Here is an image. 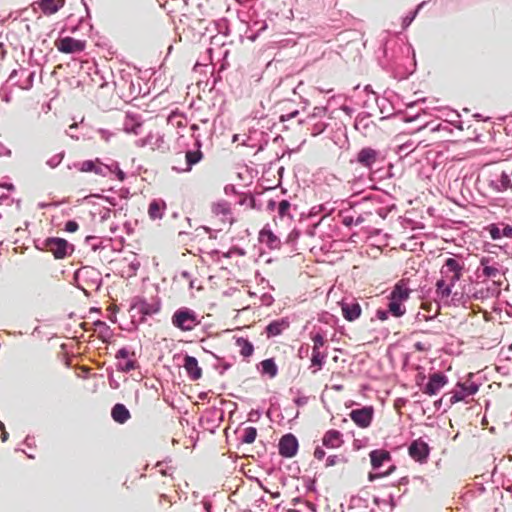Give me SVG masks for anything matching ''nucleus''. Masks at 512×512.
Here are the masks:
<instances>
[{
    "label": "nucleus",
    "mask_w": 512,
    "mask_h": 512,
    "mask_svg": "<svg viewBox=\"0 0 512 512\" xmlns=\"http://www.w3.org/2000/svg\"><path fill=\"white\" fill-rule=\"evenodd\" d=\"M451 282L446 283V281L442 278L436 282V293L441 298H448L451 295L452 287Z\"/></svg>",
    "instance_id": "obj_24"
},
{
    "label": "nucleus",
    "mask_w": 512,
    "mask_h": 512,
    "mask_svg": "<svg viewBox=\"0 0 512 512\" xmlns=\"http://www.w3.org/2000/svg\"><path fill=\"white\" fill-rule=\"evenodd\" d=\"M377 477V475H374V474H369V480L370 481H373L375 478Z\"/></svg>",
    "instance_id": "obj_47"
},
{
    "label": "nucleus",
    "mask_w": 512,
    "mask_h": 512,
    "mask_svg": "<svg viewBox=\"0 0 512 512\" xmlns=\"http://www.w3.org/2000/svg\"><path fill=\"white\" fill-rule=\"evenodd\" d=\"M55 47L59 52L73 54L82 52L86 48V41L74 39L72 37H63L55 41Z\"/></svg>",
    "instance_id": "obj_6"
},
{
    "label": "nucleus",
    "mask_w": 512,
    "mask_h": 512,
    "mask_svg": "<svg viewBox=\"0 0 512 512\" xmlns=\"http://www.w3.org/2000/svg\"><path fill=\"white\" fill-rule=\"evenodd\" d=\"M113 420L119 424H124L131 418L129 410L124 404L117 403L114 405L111 411Z\"/></svg>",
    "instance_id": "obj_20"
},
{
    "label": "nucleus",
    "mask_w": 512,
    "mask_h": 512,
    "mask_svg": "<svg viewBox=\"0 0 512 512\" xmlns=\"http://www.w3.org/2000/svg\"><path fill=\"white\" fill-rule=\"evenodd\" d=\"M322 444L329 449L340 448L344 444L343 434L336 429H330L323 435Z\"/></svg>",
    "instance_id": "obj_13"
},
{
    "label": "nucleus",
    "mask_w": 512,
    "mask_h": 512,
    "mask_svg": "<svg viewBox=\"0 0 512 512\" xmlns=\"http://www.w3.org/2000/svg\"><path fill=\"white\" fill-rule=\"evenodd\" d=\"M236 345L240 348V354L243 357H250L254 352V346L248 339L238 338Z\"/></svg>",
    "instance_id": "obj_25"
},
{
    "label": "nucleus",
    "mask_w": 512,
    "mask_h": 512,
    "mask_svg": "<svg viewBox=\"0 0 512 512\" xmlns=\"http://www.w3.org/2000/svg\"><path fill=\"white\" fill-rule=\"evenodd\" d=\"M63 158L64 151L58 152L47 160V165H49L51 168H55L62 162Z\"/></svg>",
    "instance_id": "obj_35"
},
{
    "label": "nucleus",
    "mask_w": 512,
    "mask_h": 512,
    "mask_svg": "<svg viewBox=\"0 0 512 512\" xmlns=\"http://www.w3.org/2000/svg\"><path fill=\"white\" fill-rule=\"evenodd\" d=\"M371 465L374 469L380 468L385 461L391 459V455L388 451L378 449L370 452Z\"/></svg>",
    "instance_id": "obj_22"
},
{
    "label": "nucleus",
    "mask_w": 512,
    "mask_h": 512,
    "mask_svg": "<svg viewBox=\"0 0 512 512\" xmlns=\"http://www.w3.org/2000/svg\"><path fill=\"white\" fill-rule=\"evenodd\" d=\"M464 263L455 258H447L441 267L440 273L451 285H455L463 275Z\"/></svg>",
    "instance_id": "obj_5"
},
{
    "label": "nucleus",
    "mask_w": 512,
    "mask_h": 512,
    "mask_svg": "<svg viewBox=\"0 0 512 512\" xmlns=\"http://www.w3.org/2000/svg\"><path fill=\"white\" fill-rule=\"evenodd\" d=\"M298 447L297 438L291 433L285 434L279 441V454L285 458H292L297 454Z\"/></svg>",
    "instance_id": "obj_8"
},
{
    "label": "nucleus",
    "mask_w": 512,
    "mask_h": 512,
    "mask_svg": "<svg viewBox=\"0 0 512 512\" xmlns=\"http://www.w3.org/2000/svg\"><path fill=\"white\" fill-rule=\"evenodd\" d=\"M291 204L288 200H282L277 205L278 217L283 220L284 218L292 219L290 213Z\"/></svg>",
    "instance_id": "obj_29"
},
{
    "label": "nucleus",
    "mask_w": 512,
    "mask_h": 512,
    "mask_svg": "<svg viewBox=\"0 0 512 512\" xmlns=\"http://www.w3.org/2000/svg\"><path fill=\"white\" fill-rule=\"evenodd\" d=\"M65 4V0H40L39 7L45 15L55 14Z\"/></svg>",
    "instance_id": "obj_21"
},
{
    "label": "nucleus",
    "mask_w": 512,
    "mask_h": 512,
    "mask_svg": "<svg viewBox=\"0 0 512 512\" xmlns=\"http://www.w3.org/2000/svg\"><path fill=\"white\" fill-rule=\"evenodd\" d=\"M171 322L174 327L184 332L192 331L200 323L195 311L187 307L177 309L172 315Z\"/></svg>",
    "instance_id": "obj_3"
},
{
    "label": "nucleus",
    "mask_w": 512,
    "mask_h": 512,
    "mask_svg": "<svg viewBox=\"0 0 512 512\" xmlns=\"http://www.w3.org/2000/svg\"><path fill=\"white\" fill-rule=\"evenodd\" d=\"M261 372L262 374L268 375L270 378H274L278 374V368L275 361L272 358L261 361Z\"/></svg>",
    "instance_id": "obj_23"
},
{
    "label": "nucleus",
    "mask_w": 512,
    "mask_h": 512,
    "mask_svg": "<svg viewBox=\"0 0 512 512\" xmlns=\"http://www.w3.org/2000/svg\"><path fill=\"white\" fill-rule=\"evenodd\" d=\"M490 235H491L492 239H494V240L500 239L503 236L512 237V227L509 225H506L504 228L500 229L499 227L493 225L490 228Z\"/></svg>",
    "instance_id": "obj_27"
},
{
    "label": "nucleus",
    "mask_w": 512,
    "mask_h": 512,
    "mask_svg": "<svg viewBox=\"0 0 512 512\" xmlns=\"http://www.w3.org/2000/svg\"><path fill=\"white\" fill-rule=\"evenodd\" d=\"M7 437H8V433L6 431H3L1 433V439L2 441H6L7 440Z\"/></svg>",
    "instance_id": "obj_45"
},
{
    "label": "nucleus",
    "mask_w": 512,
    "mask_h": 512,
    "mask_svg": "<svg viewBox=\"0 0 512 512\" xmlns=\"http://www.w3.org/2000/svg\"><path fill=\"white\" fill-rule=\"evenodd\" d=\"M117 359H128L129 358V351L125 348L120 349L116 354Z\"/></svg>",
    "instance_id": "obj_39"
},
{
    "label": "nucleus",
    "mask_w": 512,
    "mask_h": 512,
    "mask_svg": "<svg viewBox=\"0 0 512 512\" xmlns=\"http://www.w3.org/2000/svg\"><path fill=\"white\" fill-rule=\"evenodd\" d=\"M373 416L374 409L372 406L354 409L349 413L351 420L360 428H368L371 425Z\"/></svg>",
    "instance_id": "obj_7"
},
{
    "label": "nucleus",
    "mask_w": 512,
    "mask_h": 512,
    "mask_svg": "<svg viewBox=\"0 0 512 512\" xmlns=\"http://www.w3.org/2000/svg\"><path fill=\"white\" fill-rule=\"evenodd\" d=\"M247 205H248V206H249V208H251V209H254V208H255V199H254L252 196L248 197V203H247Z\"/></svg>",
    "instance_id": "obj_43"
},
{
    "label": "nucleus",
    "mask_w": 512,
    "mask_h": 512,
    "mask_svg": "<svg viewBox=\"0 0 512 512\" xmlns=\"http://www.w3.org/2000/svg\"><path fill=\"white\" fill-rule=\"evenodd\" d=\"M340 462V458L337 455H331L326 459V467L337 465Z\"/></svg>",
    "instance_id": "obj_38"
},
{
    "label": "nucleus",
    "mask_w": 512,
    "mask_h": 512,
    "mask_svg": "<svg viewBox=\"0 0 512 512\" xmlns=\"http://www.w3.org/2000/svg\"><path fill=\"white\" fill-rule=\"evenodd\" d=\"M280 119H281V121H285L286 120L285 116H283V115L281 116Z\"/></svg>",
    "instance_id": "obj_51"
},
{
    "label": "nucleus",
    "mask_w": 512,
    "mask_h": 512,
    "mask_svg": "<svg viewBox=\"0 0 512 512\" xmlns=\"http://www.w3.org/2000/svg\"><path fill=\"white\" fill-rule=\"evenodd\" d=\"M166 202L162 199H154L149 204L148 215L151 220L162 219L166 210Z\"/></svg>",
    "instance_id": "obj_18"
},
{
    "label": "nucleus",
    "mask_w": 512,
    "mask_h": 512,
    "mask_svg": "<svg viewBox=\"0 0 512 512\" xmlns=\"http://www.w3.org/2000/svg\"><path fill=\"white\" fill-rule=\"evenodd\" d=\"M430 448L428 444L421 438L414 440L409 448V456L417 462L424 463L429 456Z\"/></svg>",
    "instance_id": "obj_9"
},
{
    "label": "nucleus",
    "mask_w": 512,
    "mask_h": 512,
    "mask_svg": "<svg viewBox=\"0 0 512 512\" xmlns=\"http://www.w3.org/2000/svg\"><path fill=\"white\" fill-rule=\"evenodd\" d=\"M259 241L267 245L270 249L280 246L279 238L268 228L264 227L259 233Z\"/></svg>",
    "instance_id": "obj_19"
},
{
    "label": "nucleus",
    "mask_w": 512,
    "mask_h": 512,
    "mask_svg": "<svg viewBox=\"0 0 512 512\" xmlns=\"http://www.w3.org/2000/svg\"><path fill=\"white\" fill-rule=\"evenodd\" d=\"M378 152L372 148H363L359 151L357 155V161L362 166L369 168L371 167L377 160Z\"/></svg>",
    "instance_id": "obj_17"
},
{
    "label": "nucleus",
    "mask_w": 512,
    "mask_h": 512,
    "mask_svg": "<svg viewBox=\"0 0 512 512\" xmlns=\"http://www.w3.org/2000/svg\"><path fill=\"white\" fill-rule=\"evenodd\" d=\"M276 208V202L274 200H270L268 203H267V209L268 210H274Z\"/></svg>",
    "instance_id": "obj_44"
},
{
    "label": "nucleus",
    "mask_w": 512,
    "mask_h": 512,
    "mask_svg": "<svg viewBox=\"0 0 512 512\" xmlns=\"http://www.w3.org/2000/svg\"><path fill=\"white\" fill-rule=\"evenodd\" d=\"M42 250L52 253L55 259H64L74 251V246L63 238L51 237L42 243Z\"/></svg>",
    "instance_id": "obj_2"
},
{
    "label": "nucleus",
    "mask_w": 512,
    "mask_h": 512,
    "mask_svg": "<svg viewBox=\"0 0 512 512\" xmlns=\"http://www.w3.org/2000/svg\"><path fill=\"white\" fill-rule=\"evenodd\" d=\"M311 339L313 341V349L321 351V348L324 347L326 343L324 336L320 333H316Z\"/></svg>",
    "instance_id": "obj_34"
},
{
    "label": "nucleus",
    "mask_w": 512,
    "mask_h": 512,
    "mask_svg": "<svg viewBox=\"0 0 512 512\" xmlns=\"http://www.w3.org/2000/svg\"><path fill=\"white\" fill-rule=\"evenodd\" d=\"M116 176H117L118 180L121 182L124 181L126 178L125 173L121 169H117Z\"/></svg>",
    "instance_id": "obj_42"
},
{
    "label": "nucleus",
    "mask_w": 512,
    "mask_h": 512,
    "mask_svg": "<svg viewBox=\"0 0 512 512\" xmlns=\"http://www.w3.org/2000/svg\"><path fill=\"white\" fill-rule=\"evenodd\" d=\"M489 259L482 258L480 261L481 266L483 267V274L488 278H496L500 275L499 269L494 266L488 265Z\"/></svg>",
    "instance_id": "obj_28"
},
{
    "label": "nucleus",
    "mask_w": 512,
    "mask_h": 512,
    "mask_svg": "<svg viewBox=\"0 0 512 512\" xmlns=\"http://www.w3.org/2000/svg\"><path fill=\"white\" fill-rule=\"evenodd\" d=\"M190 128H191V130H197L198 129V125L197 124H193Z\"/></svg>",
    "instance_id": "obj_49"
},
{
    "label": "nucleus",
    "mask_w": 512,
    "mask_h": 512,
    "mask_svg": "<svg viewBox=\"0 0 512 512\" xmlns=\"http://www.w3.org/2000/svg\"><path fill=\"white\" fill-rule=\"evenodd\" d=\"M326 357H327L326 352L312 349L311 363L313 366H316L319 370L323 366Z\"/></svg>",
    "instance_id": "obj_31"
},
{
    "label": "nucleus",
    "mask_w": 512,
    "mask_h": 512,
    "mask_svg": "<svg viewBox=\"0 0 512 512\" xmlns=\"http://www.w3.org/2000/svg\"><path fill=\"white\" fill-rule=\"evenodd\" d=\"M137 365H136V361L135 360H132V359H125L124 362H119V368L123 371V372H130L134 369H136Z\"/></svg>",
    "instance_id": "obj_36"
},
{
    "label": "nucleus",
    "mask_w": 512,
    "mask_h": 512,
    "mask_svg": "<svg viewBox=\"0 0 512 512\" xmlns=\"http://www.w3.org/2000/svg\"><path fill=\"white\" fill-rule=\"evenodd\" d=\"M341 310H342L343 317L349 322H352V321H355L356 319H358L362 312L361 306L357 302H352V303L343 302L341 304Z\"/></svg>",
    "instance_id": "obj_16"
},
{
    "label": "nucleus",
    "mask_w": 512,
    "mask_h": 512,
    "mask_svg": "<svg viewBox=\"0 0 512 512\" xmlns=\"http://www.w3.org/2000/svg\"><path fill=\"white\" fill-rule=\"evenodd\" d=\"M183 367L192 381H197L202 377V368L199 366L198 360L195 357L186 355Z\"/></svg>",
    "instance_id": "obj_14"
},
{
    "label": "nucleus",
    "mask_w": 512,
    "mask_h": 512,
    "mask_svg": "<svg viewBox=\"0 0 512 512\" xmlns=\"http://www.w3.org/2000/svg\"><path fill=\"white\" fill-rule=\"evenodd\" d=\"M458 386L461 388L460 391H456L450 401L452 404L464 401V399L469 395H474L478 392L479 386L473 382L470 383H463L458 384Z\"/></svg>",
    "instance_id": "obj_15"
},
{
    "label": "nucleus",
    "mask_w": 512,
    "mask_h": 512,
    "mask_svg": "<svg viewBox=\"0 0 512 512\" xmlns=\"http://www.w3.org/2000/svg\"><path fill=\"white\" fill-rule=\"evenodd\" d=\"M447 383L448 378L446 375L441 372L433 373L430 375L429 381L423 389V393L433 396L437 394Z\"/></svg>",
    "instance_id": "obj_10"
},
{
    "label": "nucleus",
    "mask_w": 512,
    "mask_h": 512,
    "mask_svg": "<svg viewBox=\"0 0 512 512\" xmlns=\"http://www.w3.org/2000/svg\"><path fill=\"white\" fill-rule=\"evenodd\" d=\"M496 189L498 191H506L508 189L512 190V183L507 173H501L499 179L497 180Z\"/></svg>",
    "instance_id": "obj_33"
},
{
    "label": "nucleus",
    "mask_w": 512,
    "mask_h": 512,
    "mask_svg": "<svg viewBox=\"0 0 512 512\" xmlns=\"http://www.w3.org/2000/svg\"><path fill=\"white\" fill-rule=\"evenodd\" d=\"M297 114H298V111H295V112L291 113V114L288 116V118L295 117Z\"/></svg>",
    "instance_id": "obj_48"
},
{
    "label": "nucleus",
    "mask_w": 512,
    "mask_h": 512,
    "mask_svg": "<svg viewBox=\"0 0 512 512\" xmlns=\"http://www.w3.org/2000/svg\"><path fill=\"white\" fill-rule=\"evenodd\" d=\"M79 229V225L76 221L74 220H69L66 222L65 224V231L69 232V233H74L76 232L77 230Z\"/></svg>",
    "instance_id": "obj_37"
},
{
    "label": "nucleus",
    "mask_w": 512,
    "mask_h": 512,
    "mask_svg": "<svg viewBox=\"0 0 512 512\" xmlns=\"http://www.w3.org/2000/svg\"><path fill=\"white\" fill-rule=\"evenodd\" d=\"M415 346H416V348H417L418 350H423V348H422V346H421V344H420V343H417Z\"/></svg>",
    "instance_id": "obj_50"
},
{
    "label": "nucleus",
    "mask_w": 512,
    "mask_h": 512,
    "mask_svg": "<svg viewBox=\"0 0 512 512\" xmlns=\"http://www.w3.org/2000/svg\"><path fill=\"white\" fill-rule=\"evenodd\" d=\"M212 212L215 215H218V216L221 215L223 217H226L231 214V209H230L229 204L227 202L223 201V202L214 203L212 205Z\"/></svg>",
    "instance_id": "obj_30"
},
{
    "label": "nucleus",
    "mask_w": 512,
    "mask_h": 512,
    "mask_svg": "<svg viewBox=\"0 0 512 512\" xmlns=\"http://www.w3.org/2000/svg\"><path fill=\"white\" fill-rule=\"evenodd\" d=\"M195 147L196 150H189L185 153V167L179 169L178 172H190L193 166L198 164L204 158V154L201 151L202 142L200 139H196Z\"/></svg>",
    "instance_id": "obj_11"
},
{
    "label": "nucleus",
    "mask_w": 512,
    "mask_h": 512,
    "mask_svg": "<svg viewBox=\"0 0 512 512\" xmlns=\"http://www.w3.org/2000/svg\"><path fill=\"white\" fill-rule=\"evenodd\" d=\"M388 310L385 311V310H377L376 312V316L379 320L381 321H386L388 319Z\"/></svg>",
    "instance_id": "obj_41"
},
{
    "label": "nucleus",
    "mask_w": 512,
    "mask_h": 512,
    "mask_svg": "<svg viewBox=\"0 0 512 512\" xmlns=\"http://www.w3.org/2000/svg\"><path fill=\"white\" fill-rule=\"evenodd\" d=\"M410 294L411 289L408 287L407 280H399L390 293L388 312L396 318L402 317L406 313L404 302L409 299Z\"/></svg>",
    "instance_id": "obj_1"
},
{
    "label": "nucleus",
    "mask_w": 512,
    "mask_h": 512,
    "mask_svg": "<svg viewBox=\"0 0 512 512\" xmlns=\"http://www.w3.org/2000/svg\"><path fill=\"white\" fill-rule=\"evenodd\" d=\"M133 308L143 316H152L160 311L161 303L156 299L148 301L144 298H141L136 301V303L133 305Z\"/></svg>",
    "instance_id": "obj_12"
},
{
    "label": "nucleus",
    "mask_w": 512,
    "mask_h": 512,
    "mask_svg": "<svg viewBox=\"0 0 512 512\" xmlns=\"http://www.w3.org/2000/svg\"><path fill=\"white\" fill-rule=\"evenodd\" d=\"M288 324L285 321H273L266 327V332L269 337L280 335Z\"/></svg>",
    "instance_id": "obj_26"
},
{
    "label": "nucleus",
    "mask_w": 512,
    "mask_h": 512,
    "mask_svg": "<svg viewBox=\"0 0 512 512\" xmlns=\"http://www.w3.org/2000/svg\"><path fill=\"white\" fill-rule=\"evenodd\" d=\"M314 457L318 460H322L325 457V451L321 447H316L314 451Z\"/></svg>",
    "instance_id": "obj_40"
},
{
    "label": "nucleus",
    "mask_w": 512,
    "mask_h": 512,
    "mask_svg": "<svg viewBox=\"0 0 512 512\" xmlns=\"http://www.w3.org/2000/svg\"><path fill=\"white\" fill-rule=\"evenodd\" d=\"M257 437V429L255 427H246L243 430L241 442L245 444H252Z\"/></svg>",
    "instance_id": "obj_32"
},
{
    "label": "nucleus",
    "mask_w": 512,
    "mask_h": 512,
    "mask_svg": "<svg viewBox=\"0 0 512 512\" xmlns=\"http://www.w3.org/2000/svg\"><path fill=\"white\" fill-rule=\"evenodd\" d=\"M248 203V197H244L241 201H240V204L241 205H245Z\"/></svg>",
    "instance_id": "obj_46"
},
{
    "label": "nucleus",
    "mask_w": 512,
    "mask_h": 512,
    "mask_svg": "<svg viewBox=\"0 0 512 512\" xmlns=\"http://www.w3.org/2000/svg\"><path fill=\"white\" fill-rule=\"evenodd\" d=\"M511 351H512V344H511V347H510Z\"/></svg>",
    "instance_id": "obj_52"
},
{
    "label": "nucleus",
    "mask_w": 512,
    "mask_h": 512,
    "mask_svg": "<svg viewBox=\"0 0 512 512\" xmlns=\"http://www.w3.org/2000/svg\"><path fill=\"white\" fill-rule=\"evenodd\" d=\"M75 168L83 173H93L95 176L104 179L112 172L111 168L104 164L99 158L84 160L75 163Z\"/></svg>",
    "instance_id": "obj_4"
}]
</instances>
